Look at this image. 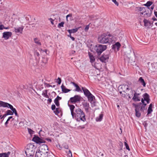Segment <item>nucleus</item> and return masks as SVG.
<instances>
[{"label": "nucleus", "mask_w": 157, "mask_h": 157, "mask_svg": "<svg viewBox=\"0 0 157 157\" xmlns=\"http://www.w3.org/2000/svg\"><path fill=\"white\" fill-rule=\"evenodd\" d=\"M68 105L70 108L73 118H75L77 121L79 119L83 121H86L85 115L82 110L78 107L75 108L74 105L69 104L68 103Z\"/></svg>", "instance_id": "1"}, {"label": "nucleus", "mask_w": 157, "mask_h": 157, "mask_svg": "<svg viewBox=\"0 0 157 157\" xmlns=\"http://www.w3.org/2000/svg\"><path fill=\"white\" fill-rule=\"evenodd\" d=\"M98 42L101 44H110L115 41L114 38L112 35L103 33L98 37Z\"/></svg>", "instance_id": "2"}, {"label": "nucleus", "mask_w": 157, "mask_h": 157, "mask_svg": "<svg viewBox=\"0 0 157 157\" xmlns=\"http://www.w3.org/2000/svg\"><path fill=\"white\" fill-rule=\"evenodd\" d=\"M107 48V46L101 44H98L96 45L95 50L98 55H100Z\"/></svg>", "instance_id": "3"}, {"label": "nucleus", "mask_w": 157, "mask_h": 157, "mask_svg": "<svg viewBox=\"0 0 157 157\" xmlns=\"http://www.w3.org/2000/svg\"><path fill=\"white\" fill-rule=\"evenodd\" d=\"M7 107L10 108L12 112L13 113L17 111L16 109L14 108L13 106L11 104L6 102L2 101H0V107Z\"/></svg>", "instance_id": "4"}, {"label": "nucleus", "mask_w": 157, "mask_h": 157, "mask_svg": "<svg viewBox=\"0 0 157 157\" xmlns=\"http://www.w3.org/2000/svg\"><path fill=\"white\" fill-rule=\"evenodd\" d=\"M110 52L109 51H106V52L103 53L102 56L99 58V59L102 63H106L108 62L109 59V56Z\"/></svg>", "instance_id": "5"}, {"label": "nucleus", "mask_w": 157, "mask_h": 157, "mask_svg": "<svg viewBox=\"0 0 157 157\" xmlns=\"http://www.w3.org/2000/svg\"><path fill=\"white\" fill-rule=\"evenodd\" d=\"M82 99V98L80 95H75L74 97L71 98L69 101L72 103H78Z\"/></svg>", "instance_id": "6"}, {"label": "nucleus", "mask_w": 157, "mask_h": 157, "mask_svg": "<svg viewBox=\"0 0 157 157\" xmlns=\"http://www.w3.org/2000/svg\"><path fill=\"white\" fill-rule=\"evenodd\" d=\"M32 140L36 144H40L42 143H45V141L44 140L41 139L38 136L34 135L32 139Z\"/></svg>", "instance_id": "7"}, {"label": "nucleus", "mask_w": 157, "mask_h": 157, "mask_svg": "<svg viewBox=\"0 0 157 157\" xmlns=\"http://www.w3.org/2000/svg\"><path fill=\"white\" fill-rule=\"evenodd\" d=\"M42 153H47L48 152V146L45 144H43L41 145L39 148V150Z\"/></svg>", "instance_id": "8"}, {"label": "nucleus", "mask_w": 157, "mask_h": 157, "mask_svg": "<svg viewBox=\"0 0 157 157\" xmlns=\"http://www.w3.org/2000/svg\"><path fill=\"white\" fill-rule=\"evenodd\" d=\"M134 91L135 92V93L134 94V96L132 98V100L135 101H140V98L138 97V96L140 95V94L137 93L134 90ZM131 92L132 94V97L133 95L132 94H133V91L132 90Z\"/></svg>", "instance_id": "9"}, {"label": "nucleus", "mask_w": 157, "mask_h": 157, "mask_svg": "<svg viewBox=\"0 0 157 157\" xmlns=\"http://www.w3.org/2000/svg\"><path fill=\"white\" fill-rule=\"evenodd\" d=\"M25 153L26 156L31 155V156H32L34 155V151H33V148H27L26 150L25 151Z\"/></svg>", "instance_id": "10"}, {"label": "nucleus", "mask_w": 157, "mask_h": 157, "mask_svg": "<svg viewBox=\"0 0 157 157\" xmlns=\"http://www.w3.org/2000/svg\"><path fill=\"white\" fill-rule=\"evenodd\" d=\"M12 35V33L10 32H5L3 33V37L5 40H7L9 39Z\"/></svg>", "instance_id": "11"}, {"label": "nucleus", "mask_w": 157, "mask_h": 157, "mask_svg": "<svg viewBox=\"0 0 157 157\" xmlns=\"http://www.w3.org/2000/svg\"><path fill=\"white\" fill-rule=\"evenodd\" d=\"M82 105L84 108L86 112L88 113L89 111V109L90 107L89 103L87 102H82Z\"/></svg>", "instance_id": "12"}, {"label": "nucleus", "mask_w": 157, "mask_h": 157, "mask_svg": "<svg viewBox=\"0 0 157 157\" xmlns=\"http://www.w3.org/2000/svg\"><path fill=\"white\" fill-rule=\"evenodd\" d=\"M82 89L84 93V94L86 97H87L91 94L90 91L86 88L82 87Z\"/></svg>", "instance_id": "13"}, {"label": "nucleus", "mask_w": 157, "mask_h": 157, "mask_svg": "<svg viewBox=\"0 0 157 157\" xmlns=\"http://www.w3.org/2000/svg\"><path fill=\"white\" fill-rule=\"evenodd\" d=\"M143 97L147 104L149 103L150 99L149 98V96L148 94L145 93L143 95Z\"/></svg>", "instance_id": "14"}, {"label": "nucleus", "mask_w": 157, "mask_h": 157, "mask_svg": "<svg viewBox=\"0 0 157 157\" xmlns=\"http://www.w3.org/2000/svg\"><path fill=\"white\" fill-rule=\"evenodd\" d=\"M121 46V45L120 43L117 42L112 46V49L115 50L117 48V50H119Z\"/></svg>", "instance_id": "15"}, {"label": "nucleus", "mask_w": 157, "mask_h": 157, "mask_svg": "<svg viewBox=\"0 0 157 157\" xmlns=\"http://www.w3.org/2000/svg\"><path fill=\"white\" fill-rule=\"evenodd\" d=\"M61 97L57 96V97L55 99L54 102L57 106L59 107V106L60 104L59 101L61 100Z\"/></svg>", "instance_id": "16"}, {"label": "nucleus", "mask_w": 157, "mask_h": 157, "mask_svg": "<svg viewBox=\"0 0 157 157\" xmlns=\"http://www.w3.org/2000/svg\"><path fill=\"white\" fill-rule=\"evenodd\" d=\"M71 83L72 84L76 87V89L75 90V91L82 92V91L81 90L80 88L77 84H76L74 82H71Z\"/></svg>", "instance_id": "17"}, {"label": "nucleus", "mask_w": 157, "mask_h": 157, "mask_svg": "<svg viewBox=\"0 0 157 157\" xmlns=\"http://www.w3.org/2000/svg\"><path fill=\"white\" fill-rule=\"evenodd\" d=\"M24 27L22 26L18 28H14L15 31L16 33H22Z\"/></svg>", "instance_id": "18"}, {"label": "nucleus", "mask_w": 157, "mask_h": 157, "mask_svg": "<svg viewBox=\"0 0 157 157\" xmlns=\"http://www.w3.org/2000/svg\"><path fill=\"white\" fill-rule=\"evenodd\" d=\"M138 81L144 87L146 86V83L142 77H140L139 78Z\"/></svg>", "instance_id": "19"}, {"label": "nucleus", "mask_w": 157, "mask_h": 157, "mask_svg": "<svg viewBox=\"0 0 157 157\" xmlns=\"http://www.w3.org/2000/svg\"><path fill=\"white\" fill-rule=\"evenodd\" d=\"M61 88L62 92L64 93H67L70 91L71 90L67 89L63 84L61 86Z\"/></svg>", "instance_id": "20"}, {"label": "nucleus", "mask_w": 157, "mask_h": 157, "mask_svg": "<svg viewBox=\"0 0 157 157\" xmlns=\"http://www.w3.org/2000/svg\"><path fill=\"white\" fill-rule=\"evenodd\" d=\"M45 155L44 153H42L41 151H40L39 150L38 151H36L35 154V157H46L43 156V155Z\"/></svg>", "instance_id": "21"}, {"label": "nucleus", "mask_w": 157, "mask_h": 157, "mask_svg": "<svg viewBox=\"0 0 157 157\" xmlns=\"http://www.w3.org/2000/svg\"><path fill=\"white\" fill-rule=\"evenodd\" d=\"M11 152L10 151H8L7 153H0V157H9Z\"/></svg>", "instance_id": "22"}, {"label": "nucleus", "mask_w": 157, "mask_h": 157, "mask_svg": "<svg viewBox=\"0 0 157 157\" xmlns=\"http://www.w3.org/2000/svg\"><path fill=\"white\" fill-rule=\"evenodd\" d=\"M87 97L88 98V101L90 102H92L93 101L94 99L95 98L94 96L91 93Z\"/></svg>", "instance_id": "23"}, {"label": "nucleus", "mask_w": 157, "mask_h": 157, "mask_svg": "<svg viewBox=\"0 0 157 157\" xmlns=\"http://www.w3.org/2000/svg\"><path fill=\"white\" fill-rule=\"evenodd\" d=\"M88 55L90 58V62L92 63L94 62L95 60V59L93 55L90 52H88Z\"/></svg>", "instance_id": "24"}, {"label": "nucleus", "mask_w": 157, "mask_h": 157, "mask_svg": "<svg viewBox=\"0 0 157 157\" xmlns=\"http://www.w3.org/2000/svg\"><path fill=\"white\" fill-rule=\"evenodd\" d=\"M142 103H138L137 104H136L134 103H133V105L135 107V109L137 110H140V106L141 105Z\"/></svg>", "instance_id": "25"}, {"label": "nucleus", "mask_w": 157, "mask_h": 157, "mask_svg": "<svg viewBox=\"0 0 157 157\" xmlns=\"http://www.w3.org/2000/svg\"><path fill=\"white\" fill-rule=\"evenodd\" d=\"M153 105L152 103H151L149 105V107L148 108V109L147 110V115L149 114L152 112L153 110L152 109V107Z\"/></svg>", "instance_id": "26"}, {"label": "nucleus", "mask_w": 157, "mask_h": 157, "mask_svg": "<svg viewBox=\"0 0 157 157\" xmlns=\"http://www.w3.org/2000/svg\"><path fill=\"white\" fill-rule=\"evenodd\" d=\"M78 29L79 28H76L75 29H69L68 30V32L70 34L72 33H75L78 31Z\"/></svg>", "instance_id": "27"}, {"label": "nucleus", "mask_w": 157, "mask_h": 157, "mask_svg": "<svg viewBox=\"0 0 157 157\" xmlns=\"http://www.w3.org/2000/svg\"><path fill=\"white\" fill-rule=\"evenodd\" d=\"M103 115L102 114H100L99 116L97 117L96 118V120L97 121H101L102 119Z\"/></svg>", "instance_id": "28"}, {"label": "nucleus", "mask_w": 157, "mask_h": 157, "mask_svg": "<svg viewBox=\"0 0 157 157\" xmlns=\"http://www.w3.org/2000/svg\"><path fill=\"white\" fill-rule=\"evenodd\" d=\"M153 2L151 1H148L146 3L144 4V6H147V10L149 9V7L151 5H152L153 4Z\"/></svg>", "instance_id": "29"}, {"label": "nucleus", "mask_w": 157, "mask_h": 157, "mask_svg": "<svg viewBox=\"0 0 157 157\" xmlns=\"http://www.w3.org/2000/svg\"><path fill=\"white\" fill-rule=\"evenodd\" d=\"M140 110L135 109L136 116L138 117H140L141 116V113L140 112Z\"/></svg>", "instance_id": "30"}, {"label": "nucleus", "mask_w": 157, "mask_h": 157, "mask_svg": "<svg viewBox=\"0 0 157 157\" xmlns=\"http://www.w3.org/2000/svg\"><path fill=\"white\" fill-rule=\"evenodd\" d=\"M47 90H45L44 91H43L42 94L44 97L47 98H49L47 94Z\"/></svg>", "instance_id": "31"}, {"label": "nucleus", "mask_w": 157, "mask_h": 157, "mask_svg": "<svg viewBox=\"0 0 157 157\" xmlns=\"http://www.w3.org/2000/svg\"><path fill=\"white\" fill-rule=\"evenodd\" d=\"M150 13H147L146 11L145 12V13L144 14V17L146 18H147L150 17L151 14V10H150Z\"/></svg>", "instance_id": "32"}, {"label": "nucleus", "mask_w": 157, "mask_h": 157, "mask_svg": "<svg viewBox=\"0 0 157 157\" xmlns=\"http://www.w3.org/2000/svg\"><path fill=\"white\" fill-rule=\"evenodd\" d=\"M137 8L138 9V10L140 11H144V12H146V10L145 7H137Z\"/></svg>", "instance_id": "33"}, {"label": "nucleus", "mask_w": 157, "mask_h": 157, "mask_svg": "<svg viewBox=\"0 0 157 157\" xmlns=\"http://www.w3.org/2000/svg\"><path fill=\"white\" fill-rule=\"evenodd\" d=\"M34 41L35 43L39 45H41V43L40 42L39 40L37 38H36L34 39Z\"/></svg>", "instance_id": "34"}, {"label": "nucleus", "mask_w": 157, "mask_h": 157, "mask_svg": "<svg viewBox=\"0 0 157 157\" xmlns=\"http://www.w3.org/2000/svg\"><path fill=\"white\" fill-rule=\"evenodd\" d=\"M7 115L6 114V113L5 114L2 116V115L0 116V122L2 123V121L3 120V119L5 117H6Z\"/></svg>", "instance_id": "35"}, {"label": "nucleus", "mask_w": 157, "mask_h": 157, "mask_svg": "<svg viewBox=\"0 0 157 157\" xmlns=\"http://www.w3.org/2000/svg\"><path fill=\"white\" fill-rule=\"evenodd\" d=\"M54 112L56 115H58L60 113L59 111V108H56L54 110Z\"/></svg>", "instance_id": "36"}, {"label": "nucleus", "mask_w": 157, "mask_h": 157, "mask_svg": "<svg viewBox=\"0 0 157 157\" xmlns=\"http://www.w3.org/2000/svg\"><path fill=\"white\" fill-rule=\"evenodd\" d=\"M6 114L8 115H13V113L12 112V111L11 110H7L6 112Z\"/></svg>", "instance_id": "37"}, {"label": "nucleus", "mask_w": 157, "mask_h": 157, "mask_svg": "<svg viewBox=\"0 0 157 157\" xmlns=\"http://www.w3.org/2000/svg\"><path fill=\"white\" fill-rule=\"evenodd\" d=\"M48 60V59L47 58L44 57L43 58L42 61L44 63L46 64L47 63Z\"/></svg>", "instance_id": "38"}, {"label": "nucleus", "mask_w": 157, "mask_h": 157, "mask_svg": "<svg viewBox=\"0 0 157 157\" xmlns=\"http://www.w3.org/2000/svg\"><path fill=\"white\" fill-rule=\"evenodd\" d=\"M64 23L63 22H61L58 24V27L59 28H61V27H63Z\"/></svg>", "instance_id": "39"}, {"label": "nucleus", "mask_w": 157, "mask_h": 157, "mask_svg": "<svg viewBox=\"0 0 157 157\" xmlns=\"http://www.w3.org/2000/svg\"><path fill=\"white\" fill-rule=\"evenodd\" d=\"M143 22L144 23V26H147V23H148L149 22L150 23V22L148 20H147V19H146L145 18L144 19V20L143 21Z\"/></svg>", "instance_id": "40"}, {"label": "nucleus", "mask_w": 157, "mask_h": 157, "mask_svg": "<svg viewBox=\"0 0 157 157\" xmlns=\"http://www.w3.org/2000/svg\"><path fill=\"white\" fill-rule=\"evenodd\" d=\"M28 130L29 133L30 134H33L34 132V131L30 128H28Z\"/></svg>", "instance_id": "41"}, {"label": "nucleus", "mask_w": 157, "mask_h": 157, "mask_svg": "<svg viewBox=\"0 0 157 157\" xmlns=\"http://www.w3.org/2000/svg\"><path fill=\"white\" fill-rule=\"evenodd\" d=\"M63 147L65 149H68V146L67 144L66 143H64L62 145Z\"/></svg>", "instance_id": "42"}, {"label": "nucleus", "mask_w": 157, "mask_h": 157, "mask_svg": "<svg viewBox=\"0 0 157 157\" xmlns=\"http://www.w3.org/2000/svg\"><path fill=\"white\" fill-rule=\"evenodd\" d=\"M124 144L126 149L128 150V151H130V149L127 143L126 142H124Z\"/></svg>", "instance_id": "43"}, {"label": "nucleus", "mask_w": 157, "mask_h": 157, "mask_svg": "<svg viewBox=\"0 0 157 157\" xmlns=\"http://www.w3.org/2000/svg\"><path fill=\"white\" fill-rule=\"evenodd\" d=\"M67 155L68 157H72V153L71 152V151L70 150H69V151H68V152L67 154Z\"/></svg>", "instance_id": "44"}, {"label": "nucleus", "mask_w": 157, "mask_h": 157, "mask_svg": "<svg viewBox=\"0 0 157 157\" xmlns=\"http://www.w3.org/2000/svg\"><path fill=\"white\" fill-rule=\"evenodd\" d=\"M58 80V81H57V82L58 84L59 85L61 84V79L60 78L58 77L57 79Z\"/></svg>", "instance_id": "45"}, {"label": "nucleus", "mask_w": 157, "mask_h": 157, "mask_svg": "<svg viewBox=\"0 0 157 157\" xmlns=\"http://www.w3.org/2000/svg\"><path fill=\"white\" fill-rule=\"evenodd\" d=\"M72 14L71 13H70V14H68L67 15L66 17V20H67V21H68V17H72Z\"/></svg>", "instance_id": "46"}, {"label": "nucleus", "mask_w": 157, "mask_h": 157, "mask_svg": "<svg viewBox=\"0 0 157 157\" xmlns=\"http://www.w3.org/2000/svg\"><path fill=\"white\" fill-rule=\"evenodd\" d=\"M143 125H144V127H145V128L146 129V127H147L148 125V124L147 123V122L146 121H144L143 123Z\"/></svg>", "instance_id": "47"}, {"label": "nucleus", "mask_w": 157, "mask_h": 157, "mask_svg": "<svg viewBox=\"0 0 157 157\" xmlns=\"http://www.w3.org/2000/svg\"><path fill=\"white\" fill-rule=\"evenodd\" d=\"M89 25H90L89 24L88 25H87L85 27L84 30L86 32H87L88 31L89 28Z\"/></svg>", "instance_id": "48"}, {"label": "nucleus", "mask_w": 157, "mask_h": 157, "mask_svg": "<svg viewBox=\"0 0 157 157\" xmlns=\"http://www.w3.org/2000/svg\"><path fill=\"white\" fill-rule=\"evenodd\" d=\"M34 55L35 56H39V54L38 52L36 50L34 52Z\"/></svg>", "instance_id": "49"}, {"label": "nucleus", "mask_w": 157, "mask_h": 157, "mask_svg": "<svg viewBox=\"0 0 157 157\" xmlns=\"http://www.w3.org/2000/svg\"><path fill=\"white\" fill-rule=\"evenodd\" d=\"M51 109L53 111L55 109H56V107L54 104H53L52 105Z\"/></svg>", "instance_id": "50"}, {"label": "nucleus", "mask_w": 157, "mask_h": 157, "mask_svg": "<svg viewBox=\"0 0 157 157\" xmlns=\"http://www.w3.org/2000/svg\"><path fill=\"white\" fill-rule=\"evenodd\" d=\"M145 106H144V105H142L141 107H140V110L141 111H143L145 109Z\"/></svg>", "instance_id": "51"}, {"label": "nucleus", "mask_w": 157, "mask_h": 157, "mask_svg": "<svg viewBox=\"0 0 157 157\" xmlns=\"http://www.w3.org/2000/svg\"><path fill=\"white\" fill-rule=\"evenodd\" d=\"M112 1L117 6L119 5L118 2L116 0H112Z\"/></svg>", "instance_id": "52"}, {"label": "nucleus", "mask_w": 157, "mask_h": 157, "mask_svg": "<svg viewBox=\"0 0 157 157\" xmlns=\"http://www.w3.org/2000/svg\"><path fill=\"white\" fill-rule=\"evenodd\" d=\"M10 120V119H9V118L7 119L6 122L5 123V125L6 127H7V124H8V121Z\"/></svg>", "instance_id": "53"}, {"label": "nucleus", "mask_w": 157, "mask_h": 157, "mask_svg": "<svg viewBox=\"0 0 157 157\" xmlns=\"http://www.w3.org/2000/svg\"><path fill=\"white\" fill-rule=\"evenodd\" d=\"M49 20L50 21L51 24L52 25L54 24V23L53 21H54V20L52 19L51 18H50L49 19Z\"/></svg>", "instance_id": "54"}, {"label": "nucleus", "mask_w": 157, "mask_h": 157, "mask_svg": "<svg viewBox=\"0 0 157 157\" xmlns=\"http://www.w3.org/2000/svg\"><path fill=\"white\" fill-rule=\"evenodd\" d=\"M4 28V26L3 25H0V30H2Z\"/></svg>", "instance_id": "55"}, {"label": "nucleus", "mask_w": 157, "mask_h": 157, "mask_svg": "<svg viewBox=\"0 0 157 157\" xmlns=\"http://www.w3.org/2000/svg\"><path fill=\"white\" fill-rule=\"evenodd\" d=\"M48 102L49 103H51L52 101V100L51 98V97H50V98H49L48 100Z\"/></svg>", "instance_id": "56"}, {"label": "nucleus", "mask_w": 157, "mask_h": 157, "mask_svg": "<svg viewBox=\"0 0 157 157\" xmlns=\"http://www.w3.org/2000/svg\"><path fill=\"white\" fill-rule=\"evenodd\" d=\"M45 140H47V141H48V142H52V140H51L50 139H49V138H46L45 139Z\"/></svg>", "instance_id": "57"}, {"label": "nucleus", "mask_w": 157, "mask_h": 157, "mask_svg": "<svg viewBox=\"0 0 157 157\" xmlns=\"http://www.w3.org/2000/svg\"><path fill=\"white\" fill-rule=\"evenodd\" d=\"M14 113L16 116L17 117H19V115L18 114L17 111Z\"/></svg>", "instance_id": "58"}, {"label": "nucleus", "mask_w": 157, "mask_h": 157, "mask_svg": "<svg viewBox=\"0 0 157 157\" xmlns=\"http://www.w3.org/2000/svg\"><path fill=\"white\" fill-rule=\"evenodd\" d=\"M69 37L72 40L74 41L75 40V39L74 37L72 36H69Z\"/></svg>", "instance_id": "59"}, {"label": "nucleus", "mask_w": 157, "mask_h": 157, "mask_svg": "<svg viewBox=\"0 0 157 157\" xmlns=\"http://www.w3.org/2000/svg\"><path fill=\"white\" fill-rule=\"evenodd\" d=\"M144 101L145 100L144 99H143V98H142L141 99V102L142 103H144Z\"/></svg>", "instance_id": "60"}, {"label": "nucleus", "mask_w": 157, "mask_h": 157, "mask_svg": "<svg viewBox=\"0 0 157 157\" xmlns=\"http://www.w3.org/2000/svg\"><path fill=\"white\" fill-rule=\"evenodd\" d=\"M154 14L155 17L157 18V11H155L154 12Z\"/></svg>", "instance_id": "61"}, {"label": "nucleus", "mask_w": 157, "mask_h": 157, "mask_svg": "<svg viewBox=\"0 0 157 157\" xmlns=\"http://www.w3.org/2000/svg\"><path fill=\"white\" fill-rule=\"evenodd\" d=\"M45 84L46 85V86L47 87H50V85L49 84L47 83H45Z\"/></svg>", "instance_id": "62"}, {"label": "nucleus", "mask_w": 157, "mask_h": 157, "mask_svg": "<svg viewBox=\"0 0 157 157\" xmlns=\"http://www.w3.org/2000/svg\"><path fill=\"white\" fill-rule=\"evenodd\" d=\"M152 19L153 20V21H157V19L155 18V17H153L152 18Z\"/></svg>", "instance_id": "63"}, {"label": "nucleus", "mask_w": 157, "mask_h": 157, "mask_svg": "<svg viewBox=\"0 0 157 157\" xmlns=\"http://www.w3.org/2000/svg\"><path fill=\"white\" fill-rule=\"evenodd\" d=\"M154 8V5L151 6V10H152Z\"/></svg>", "instance_id": "64"}]
</instances>
